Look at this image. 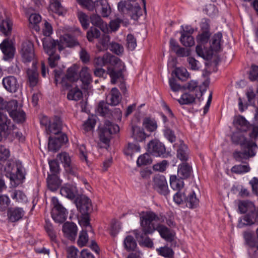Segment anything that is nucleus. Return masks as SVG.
Returning <instances> with one entry per match:
<instances>
[{
  "instance_id": "nucleus-1",
  "label": "nucleus",
  "mask_w": 258,
  "mask_h": 258,
  "mask_svg": "<svg viewBox=\"0 0 258 258\" xmlns=\"http://www.w3.org/2000/svg\"><path fill=\"white\" fill-rule=\"evenodd\" d=\"M140 220L142 231L145 234H152L157 230L166 241L171 242L173 240L174 235L169 229L160 224L164 222L165 218L163 215H157L151 211L142 212L140 214Z\"/></svg>"
},
{
  "instance_id": "nucleus-2",
  "label": "nucleus",
  "mask_w": 258,
  "mask_h": 258,
  "mask_svg": "<svg viewBox=\"0 0 258 258\" xmlns=\"http://www.w3.org/2000/svg\"><path fill=\"white\" fill-rule=\"evenodd\" d=\"M241 147V151L236 150L233 153V157L236 161L243 162L255 155L257 146L254 141L248 140Z\"/></svg>"
},
{
  "instance_id": "nucleus-3",
  "label": "nucleus",
  "mask_w": 258,
  "mask_h": 258,
  "mask_svg": "<svg viewBox=\"0 0 258 258\" xmlns=\"http://www.w3.org/2000/svg\"><path fill=\"white\" fill-rule=\"evenodd\" d=\"M119 131V126L112 123L111 122L106 120L104 126L100 128L99 137L100 141L108 145L111 139V135L118 133Z\"/></svg>"
},
{
  "instance_id": "nucleus-4",
  "label": "nucleus",
  "mask_w": 258,
  "mask_h": 258,
  "mask_svg": "<svg viewBox=\"0 0 258 258\" xmlns=\"http://www.w3.org/2000/svg\"><path fill=\"white\" fill-rule=\"evenodd\" d=\"M21 53L25 63L32 61L33 66H36L37 61L35 57L34 47L32 42L27 41L22 43Z\"/></svg>"
},
{
  "instance_id": "nucleus-5",
  "label": "nucleus",
  "mask_w": 258,
  "mask_h": 258,
  "mask_svg": "<svg viewBox=\"0 0 258 258\" xmlns=\"http://www.w3.org/2000/svg\"><path fill=\"white\" fill-rule=\"evenodd\" d=\"M51 201L53 205L51 212L52 218L56 222L63 223L67 218L66 209L59 203L58 199L55 197H53Z\"/></svg>"
},
{
  "instance_id": "nucleus-6",
  "label": "nucleus",
  "mask_w": 258,
  "mask_h": 258,
  "mask_svg": "<svg viewBox=\"0 0 258 258\" xmlns=\"http://www.w3.org/2000/svg\"><path fill=\"white\" fill-rule=\"evenodd\" d=\"M120 59L109 53L104 54L102 56L94 58L93 63L95 68H102L107 64L114 66L118 63Z\"/></svg>"
},
{
  "instance_id": "nucleus-7",
  "label": "nucleus",
  "mask_w": 258,
  "mask_h": 258,
  "mask_svg": "<svg viewBox=\"0 0 258 258\" xmlns=\"http://www.w3.org/2000/svg\"><path fill=\"white\" fill-rule=\"evenodd\" d=\"M153 188L160 195L167 196L169 193L165 177L163 175H157L153 178Z\"/></svg>"
},
{
  "instance_id": "nucleus-8",
  "label": "nucleus",
  "mask_w": 258,
  "mask_h": 258,
  "mask_svg": "<svg viewBox=\"0 0 258 258\" xmlns=\"http://www.w3.org/2000/svg\"><path fill=\"white\" fill-rule=\"evenodd\" d=\"M48 143V149L49 151L56 152L63 144L68 142V138L66 135L59 136H49Z\"/></svg>"
},
{
  "instance_id": "nucleus-9",
  "label": "nucleus",
  "mask_w": 258,
  "mask_h": 258,
  "mask_svg": "<svg viewBox=\"0 0 258 258\" xmlns=\"http://www.w3.org/2000/svg\"><path fill=\"white\" fill-rule=\"evenodd\" d=\"M107 74L111 78V82L114 84L118 81L120 82V89L123 93L126 91L125 84L123 83V77L121 71H116L114 69L108 67L107 71Z\"/></svg>"
},
{
  "instance_id": "nucleus-10",
  "label": "nucleus",
  "mask_w": 258,
  "mask_h": 258,
  "mask_svg": "<svg viewBox=\"0 0 258 258\" xmlns=\"http://www.w3.org/2000/svg\"><path fill=\"white\" fill-rule=\"evenodd\" d=\"M148 152L153 156H160L165 153V148L159 141L152 140L148 144Z\"/></svg>"
},
{
  "instance_id": "nucleus-11",
  "label": "nucleus",
  "mask_w": 258,
  "mask_h": 258,
  "mask_svg": "<svg viewBox=\"0 0 258 258\" xmlns=\"http://www.w3.org/2000/svg\"><path fill=\"white\" fill-rule=\"evenodd\" d=\"M78 40L70 34H67L60 37L57 46L59 51L62 50L66 47H73L79 45Z\"/></svg>"
},
{
  "instance_id": "nucleus-12",
  "label": "nucleus",
  "mask_w": 258,
  "mask_h": 258,
  "mask_svg": "<svg viewBox=\"0 0 258 258\" xmlns=\"http://www.w3.org/2000/svg\"><path fill=\"white\" fill-rule=\"evenodd\" d=\"M62 121L60 117L56 116L53 118V122L49 124L46 128L47 133L50 136H59L62 135L61 131Z\"/></svg>"
},
{
  "instance_id": "nucleus-13",
  "label": "nucleus",
  "mask_w": 258,
  "mask_h": 258,
  "mask_svg": "<svg viewBox=\"0 0 258 258\" xmlns=\"http://www.w3.org/2000/svg\"><path fill=\"white\" fill-rule=\"evenodd\" d=\"M27 83L31 88L37 86L39 82V74L36 66L32 65V68H28L26 70Z\"/></svg>"
},
{
  "instance_id": "nucleus-14",
  "label": "nucleus",
  "mask_w": 258,
  "mask_h": 258,
  "mask_svg": "<svg viewBox=\"0 0 258 258\" xmlns=\"http://www.w3.org/2000/svg\"><path fill=\"white\" fill-rule=\"evenodd\" d=\"M130 137L136 142H142L145 140L147 135L143 128L136 125H132L131 128Z\"/></svg>"
},
{
  "instance_id": "nucleus-15",
  "label": "nucleus",
  "mask_w": 258,
  "mask_h": 258,
  "mask_svg": "<svg viewBox=\"0 0 258 258\" xmlns=\"http://www.w3.org/2000/svg\"><path fill=\"white\" fill-rule=\"evenodd\" d=\"M258 224V208L256 210L253 212L247 213L240 219L239 225H251L254 224Z\"/></svg>"
},
{
  "instance_id": "nucleus-16",
  "label": "nucleus",
  "mask_w": 258,
  "mask_h": 258,
  "mask_svg": "<svg viewBox=\"0 0 258 258\" xmlns=\"http://www.w3.org/2000/svg\"><path fill=\"white\" fill-rule=\"evenodd\" d=\"M64 235L70 240L74 241L77 234V227L72 222H66L62 226Z\"/></svg>"
},
{
  "instance_id": "nucleus-17",
  "label": "nucleus",
  "mask_w": 258,
  "mask_h": 258,
  "mask_svg": "<svg viewBox=\"0 0 258 258\" xmlns=\"http://www.w3.org/2000/svg\"><path fill=\"white\" fill-rule=\"evenodd\" d=\"M77 207L82 214H89L92 210L91 201L86 196L80 197Z\"/></svg>"
},
{
  "instance_id": "nucleus-18",
  "label": "nucleus",
  "mask_w": 258,
  "mask_h": 258,
  "mask_svg": "<svg viewBox=\"0 0 258 258\" xmlns=\"http://www.w3.org/2000/svg\"><path fill=\"white\" fill-rule=\"evenodd\" d=\"M233 123L236 129L241 132H246L250 127L249 122L241 115L235 117Z\"/></svg>"
},
{
  "instance_id": "nucleus-19",
  "label": "nucleus",
  "mask_w": 258,
  "mask_h": 258,
  "mask_svg": "<svg viewBox=\"0 0 258 258\" xmlns=\"http://www.w3.org/2000/svg\"><path fill=\"white\" fill-rule=\"evenodd\" d=\"M3 84L5 89L10 92H16L19 87L17 79L14 76H8L3 80Z\"/></svg>"
},
{
  "instance_id": "nucleus-20",
  "label": "nucleus",
  "mask_w": 258,
  "mask_h": 258,
  "mask_svg": "<svg viewBox=\"0 0 258 258\" xmlns=\"http://www.w3.org/2000/svg\"><path fill=\"white\" fill-rule=\"evenodd\" d=\"M60 194L70 199L73 200L78 195V191L76 186L67 184L62 187L60 189Z\"/></svg>"
},
{
  "instance_id": "nucleus-21",
  "label": "nucleus",
  "mask_w": 258,
  "mask_h": 258,
  "mask_svg": "<svg viewBox=\"0 0 258 258\" xmlns=\"http://www.w3.org/2000/svg\"><path fill=\"white\" fill-rule=\"evenodd\" d=\"M58 43L59 41H55L50 37L44 38L43 39V46L45 52L47 54L55 53Z\"/></svg>"
},
{
  "instance_id": "nucleus-22",
  "label": "nucleus",
  "mask_w": 258,
  "mask_h": 258,
  "mask_svg": "<svg viewBox=\"0 0 258 258\" xmlns=\"http://www.w3.org/2000/svg\"><path fill=\"white\" fill-rule=\"evenodd\" d=\"M0 48L5 54V59L12 58L14 55L15 49L12 43L8 40H4L0 44Z\"/></svg>"
},
{
  "instance_id": "nucleus-23",
  "label": "nucleus",
  "mask_w": 258,
  "mask_h": 258,
  "mask_svg": "<svg viewBox=\"0 0 258 258\" xmlns=\"http://www.w3.org/2000/svg\"><path fill=\"white\" fill-rule=\"evenodd\" d=\"M96 12L101 11L103 17H108L111 13V9L107 0H99L96 1Z\"/></svg>"
},
{
  "instance_id": "nucleus-24",
  "label": "nucleus",
  "mask_w": 258,
  "mask_h": 258,
  "mask_svg": "<svg viewBox=\"0 0 258 258\" xmlns=\"http://www.w3.org/2000/svg\"><path fill=\"white\" fill-rule=\"evenodd\" d=\"M127 14L132 19L137 20L139 17L142 15L140 6L136 4L134 6L131 4H128L126 7Z\"/></svg>"
},
{
  "instance_id": "nucleus-25",
  "label": "nucleus",
  "mask_w": 258,
  "mask_h": 258,
  "mask_svg": "<svg viewBox=\"0 0 258 258\" xmlns=\"http://www.w3.org/2000/svg\"><path fill=\"white\" fill-rule=\"evenodd\" d=\"M90 22L93 26L97 27L105 32L107 30V25L104 23L100 16L97 14H93L90 16Z\"/></svg>"
},
{
  "instance_id": "nucleus-26",
  "label": "nucleus",
  "mask_w": 258,
  "mask_h": 258,
  "mask_svg": "<svg viewBox=\"0 0 258 258\" xmlns=\"http://www.w3.org/2000/svg\"><path fill=\"white\" fill-rule=\"evenodd\" d=\"M24 215V211L22 209L17 208L10 209L8 211V216L9 220L13 222H16L21 219Z\"/></svg>"
},
{
  "instance_id": "nucleus-27",
  "label": "nucleus",
  "mask_w": 258,
  "mask_h": 258,
  "mask_svg": "<svg viewBox=\"0 0 258 258\" xmlns=\"http://www.w3.org/2000/svg\"><path fill=\"white\" fill-rule=\"evenodd\" d=\"M121 98V95L116 88H112L109 95L107 97V99L110 101V104L112 105L118 104Z\"/></svg>"
},
{
  "instance_id": "nucleus-28",
  "label": "nucleus",
  "mask_w": 258,
  "mask_h": 258,
  "mask_svg": "<svg viewBox=\"0 0 258 258\" xmlns=\"http://www.w3.org/2000/svg\"><path fill=\"white\" fill-rule=\"evenodd\" d=\"M11 119L9 118L7 114L0 111V128L2 131L6 132L8 130H11L14 125H11Z\"/></svg>"
},
{
  "instance_id": "nucleus-29",
  "label": "nucleus",
  "mask_w": 258,
  "mask_h": 258,
  "mask_svg": "<svg viewBox=\"0 0 258 258\" xmlns=\"http://www.w3.org/2000/svg\"><path fill=\"white\" fill-rule=\"evenodd\" d=\"M47 186L52 191L56 190L60 184V180L56 174H49L47 178Z\"/></svg>"
},
{
  "instance_id": "nucleus-30",
  "label": "nucleus",
  "mask_w": 258,
  "mask_h": 258,
  "mask_svg": "<svg viewBox=\"0 0 258 258\" xmlns=\"http://www.w3.org/2000/svg\"><path fill=\"white\" fill-rule=\"evenodd\" d=\"M191 167L186 162L183 163L178 166V175L180 178H188L191 174Z\"/></svg>"
},
{
  "instance_id": "nucleus-31",
  "label": "nucleus",
  "mask_w": 258,
  "mask_h": 258,
  "mask_svg": "<svg viewBox=\"0 0 258 258\" xmlns=\"http://www.w3.org/2000/svg\"><path fill=\"white\" fill-rule=\"evenodd\" d=\"M135 236L140 244H142L146 247L151 248L153 246L152 240L148 236L145 237L147 234H145L143 232L140 234L138 231H135Z\"/></svg>"
},
{
  "instance_id": "nucleus-32",
  "label": "nucleus",
  "mask_w": 258,
  "mask_h": 258,
  "mask_svg": "<svg viewBox=\"0 0 258 258\" xmlns=\"http://www.w3.org/2000/svg\"><path fill=\"white\" fill-rule=\"evenodd\" d=\"M238 209L240 213H249L256 210L253 203L248 201H239L238 203Z\"/></svg>"
},
{
  "instance_id": "nucleus-33",
  "label": "nucleus",
  "mask_w": 258,
  "mask_h": 258,
  "mask_svg": "<svg viewBox=\"0 0 258 258\" xmlns=\"http://www.w3.org/2000/svg\"><path fill=\"white\" fill-rule=\"evenodd\" d=\"M231 139L233 144L239 145L240 146H243L248 141L241 132L239 131L233 133L231 136Z\"/></svg>"
},
{
  "instance_id": "nucleus-34",
  "label": "nucleus",
  "mask_w": 258,
  "mask_h": 258,
  "mask_svg": "<svg viewBox=\"0 0 258 258\" xmlns=\"http://www.w3.org/2000/svg\"><path fill=\"white\" fill-rule=\"evenodd\" d=\"M204 27H202L203 32L198 35L197 39L198 42L201 44H205L208 42L211 34L209 31V26L207 24H204Z\"/></svg>"
},
{
  "instance_id": "nucleus-35",
  "label": "nucleus",
  "mask_w": 258,
  "mask_h": 258,
  "mask_svg": "<svg viewBox=\"0 0 258 258\" xmlns=\"http://www.w3.org/2000/svg\"><path fill=\"white\" fill-rule=\"evenodd\" d=\"M80 77L82 83L89 85L92 82V77L89 69L87 67H83L80 72Z\"/></svg>"
},
{
  "instance_id": "nucleus-36",
  "label": "nucleus",
  "mask_w": 258,
  "mask_h": 258,
  "mask_svg": "<svg viewBox=\"0 0 258 258\" xmlns=\"http://www.w3.org/2000/svg\"><path fill=\"white\" fill-rule=\"evenodd\" d=\"M170 183L173 190L181 191L184 186L182 179L177 178L176 175H171L170 178Z\"/></svg>"
},
{
  "instance_id": "nucleus-37",
  "label": "nucleus",
  "mask_w": 258,
  "mask_h": 258,
  "mask_svg": "<svg viewBox=\"0 0 258 258\" xmlns=\"http://www.w3.org/2000/svg\"><path fill=\"white\" fill-rule=\"evenodd\" d=\"M12 29V23L9 19L2 21L0 24L1 31L6 36L9 35Z\"/></svg>"
},
{
  "instance_id": "nucleus-38",
  "label": "nucleus",
  "mask_w": 258,
  "mask_h": 258,
  "mask_svg": "<svg viewBox=\"0 0 258 258\" xmlns=\"http://www.w3.org/2000/svg\"><path fill=\"white\" fill-rule=\"evenodd\" d=\"M82 91L77 87H75L69 90L67 95V98L70 100L77 101L82 98Z\"/></svg>"
},
{
  "instance_id": "nucleus-39",
  "label": "nucleus",
  "mask_w": 258,
  "mask_h": 258,
  "mask_svg": "<svg viewBox=\"0 0 258 258\" xmlns=\"http://www.w3.org/2000/svg\"><path fill=\"white\" fill-rule=\"evenodd\" d=\"M185 203L186 206L189 208H195L198 206L199 200L197 198L194 191H192L186 198Z\"/></svg>"
},
{
  "instance_id": "nucleus-40",
  "label": "nucleus",
  "mask_w": 258,
  "mask_h": 258,
  "mask_svg": "<svg viewBox=\"0 0 258 258\" xmlns=\"http://www.w3.org/2000/svg\"><path fill=\"white\" fill-rule=\"evenodd\" d=\"M181 43L186 47H191L195 44L194 39L190 34L183 31L180 39Z\"/></svg>"
},
{
  "instance_id": "nucleus-41",
  "label": "nucleus",
  "mask_w": 258,
  "mask_h": 258,
  "mask_svg": "<svg viewBox=\"0 0 258 258\" xmlns=\"http://www.w3.org/2000/svg\"><path fill=\"white\" fill-rule=\"evenodd\" d=\"M6 107L4 109H6L9 112L10 116L13 115L15 117V112L17 111L20 108H18V102L16 100H11L7 102L6 104Z\"/></svg>"
},
{
  "instance_id": "nucleus-42",
  "label": "nucleus",
  "mask_w": 258,
  "mask_h": 258,
  "mask_svg": "<svg viewBox=\"0 0 258 258\" xmlns=\"http://www.w3.org/2000/svg\"><path fill=\"white\" fill-rule=\"evenodd\" d=\"M250 167L248 164L246 163L244 165L238 164L233 166L231 169L232 173L235 174H242L248 172L250 171Z\"/></svg>"
},
{
  "instance_id": "nucleus-43",
  "label": "nucleus",
  "mask_w": 258,
  "mask_h": 258,
  "mask_svg": "<svg viewBox=\"0 0 258 258\" xmlns=\"http://www.w3.org/2000/svg\"><path fill=\"white\" fill-rule=\"evenodd\" d=\"M109 104L104 101L99 102L97 110L102 116H109L111 114V110L109 108Z\"/></svg>"
},
{
  "instance_id": "nucleus-44",
  "label": "nucleus",
  "mask_w": 258,
  "mask_h": 258,
  "mask_svg": "<svg viewBox=\"0 0 258 258\" xmlns=\"http://www.w3.org/2000/svg\"><path fill=\"white\" fill-rule=\"evenodd\" d=\"M41 20V17L40 15L36 13L32 14L29 18L30 24L36 31L40 30V28L37 26V24L40 22Z\"/></svg>"
},
{
  "instance_id": "nucleus-45",
  "label": "nucleus",
  "mask_w": 258,
  "mask_h": 258,
  "mask_svg": "<svg viewBox=\"0 0 258 258\" xmlns=\"http://www.w3.org/2000/svg\"><path fill=\"white\" fill-rule=\"evenodd\" d=\"M124 245L125 249L130 251H133L137 247V243L134 237L132 236H127L124 240Z\"/></svg>"
},
{
  "instance_id": "nucleus-46",
  "label": "nucleus",
  "mask_w": 258,
  "mask_h": 258,
  "mask_svg": "<svg viewBox=\"0 0 258 258\" xmlns=\"http://www.w3.org/2000/svg\"><path fill=\"white\" fill-rule=\"evenodd\" d=\"M45 228L50 240L53 242L57 243L56 233L53 229L52 224L46 221Z\"/></svg>"
},
{
  "instance_id": "nucleus-47",
  "label": "nucleus",
  "mask_w": 258,
  "mask_h": 258,
  "mask_svg": "<svg viewBox=\"0 0 258 258\" xmlns=\"http://www.w3.org/2000/svg\"><path fill=\"white\" fill-rule=\"evenodd\" d=\"M70 81L76 82L78 80L77 69L76 67H72L68 69L67 74L64 77Z\"/></svg>"
},
{
  "instance_id": "nucleus-48",
  "label": "nucleus",
  "mask_w": 258,
  "mask_h": 258,
  "mask_svg": "<svg viewBox=\"0 0 258 258\" xmlns=\"http://www.w3.org/2000/svg\"><path fill=\"white\" fill-rule=\"evenodd\" d=\"M100 32L96 28L91 27L87 33V38L89 41L92 42L94 38H98L100 36Z\"/></svg>"
},
{
  "instance_id": "nucleus-49",
  "label": "nucleus",
  "mask_w": 258,
  "mask_h": 258,
  "mask_svg": "<svg viewBox=\"0 0 258 258\" xmlns=\"http://www.w3.org/2000/svg\"><path fill=\"white\" fill-rule=\"evenodd\" d=\"M77 1L88 10L93 11L95 10L96 12V2H93L92 0H77Z\"/></svg>"
},
{
  "instance_id": "nucleus-50",
  "label": "nucleus",
  "mask_w": 258,
  "mask_h": 258,
  "mask_svg": "<svg viewBox=\"0 0 258 258\" xmlns=\"http://www.w3.org/2000/svg\"><path fill=\"white\" fill-rule=\"evenodd\" d=\"M195 100L194 95L187 93H184L178 100L180 104H188L192 103Z\"/></svg>"
},
{
  "instance_id": "nucleus-51",
  "label": "nucleus",
  "mask_w": 258,
  "mask_h": 258,
  "mask_svg": "<svg viewBox=\"0 0 258 258\" xmlns=\"http://www.w3.org/2000/svg\"><path fill=\"white\" fill-rule=\"evenodd\" d=\"M174 73L178 79L182 81H185L189 76V73L184 68H176Z\"/></svg>"
},
{
  "instance_id": "nucleus-52",
  "label": "nucleus",
  "mask_w": 258,
  "mask_h": 258,
  "mask_svg": "<svg viewBox=\"0 0 258 258\" xmlns=\"http://www.w3.org/2000/svg\"><path fill=\"white\" fill-rule=\"evenodd\" d=\"M222 35L221 33H218L214 36L212 39V45L211 46L213 50L217 51L220 49V42L222 38Z\"/></svg>"
},
{
  "instance_id": "nucleus-53",
  "label": "nucleus",
  "mask_w": 258,
  "mask_h": 258,
  "mask_svg": "<svg viewBox=\"0 0 258 258\" xmlns=\"http://www.w3.org/2000/svg\"><path fill=\"white\" fill-rule=\"evenodd\" d=\"M157 251L161 255L168 258H172L174 254L172 249L167 246L161 247Z\"/></svg>"
},
{
  "instance_id": "nucleus-54",
  "label": "nucleus",
  "mask_w": 258,
  "mask_h": 258,
  "mask_svg": "<svg viewBox=\"0 0 258 258\" xmlns=\"http://www.w3.org/2000/svg\"><path fill=\"white\" fill-rule=\"evenodd\" d=\"M187 146L184 144H180L177 150V157L181 160H186L187 159Z\"/></svg>"
},
{
  "instance_id": "nucleus-55",
  "label": "nucleus",
  "mask_w": 258,
  "mask_h": 258,
  "mask_svg": "<svg viewBox=\"0 0 258 258\" xmlns=\"http://www.w3.org/2000/svg\"><path fill=\"white\" fill-rule=\"evenodd\" d=\"M143 125L149 131L153 132L157 127L156 122L149 118H146L143 121Z\"/></svg>"
},
{
  "instance_id": "nucleus-56",
  "label": "nucleus",
  "mask_w": 258,
  "mask_h": 258,
  "mask_svg": "<svg viewBox=\"0 0 258 258\" xmlns=\"http://www.w3.org/2000/svg\"><path fill=\"white\" fill-rule=\"evenodd\" d=\"M108 49L117 55L122 54L124 50L123 47L121 44L115 42H112L110 43Z\"/></svg>"
},
{
  "instance_id": "nucleus-57",
  "label": "nucleus",
  "mask_w": 258,
  "mask_h": 258,
  "mask_svg": "<svg viewBox=\"0 0 258 258\" xmlns=\"http://www.w3.org/2000/svg\"><path fill=\"white\" fill-rule=\"evenodd\" d=\"M10 116L17 123H23L26 119L25 113L20 108L15 112L16 117H14L13 115H10Z\"/></svg>"
},
{
  "instance_id": "nucleus-58",
  "label": "nucleus",
  "mask_w": 258,
  "mask_h": 258,
  "mask_svg": "<svg viewBox=\"0 0 258 258\" xmlns=\"http://www.w3.org/2000/svg\"><path fill=\"white\" fill-rule=\"evenodd\" d=\"M78 18L84 29H87L89 26L88 16L83 12H80L78 14Z\"/></svg>"
},
{
  "instance_id": "nucleus-59",
  "label": "nucleus",
  "mask_w": 258,
  "mask_h": 258,
  "mask_svg": "<svg viewBox=\"0 0 258 258\" xmlns=\"http://www.w3.org/2000/svg\"><path fill=\"white\" fill-rule=\"evenodd\" d=\"M189 68L194 71H198L201 67V63L194 57L189 56L187 58Z\"/></svg>"
},
{
  "instance_id": "nucleus-60",
  "label": "nucleus",
  "mask_w": 258,
  "mask_h": 258,
  "mask_svg": "<svg viewBox=\"0 0 258 258\" xmlns=\"http://www.w3.org/2000/svg\"><path fill=\"white\" fill-rule=\"evenodd\" d=\"M48 54L49 55L48 58L49 66L52 68L55 67L60 59L59 55L55 53Z\"/></svg>"
},
{
  "instance_id": "nucleus-61",
  "label": "nucleus",
  "mask_w": 258,
  "mask_h": 258,
  "mask_svg": "<svg viewBox=\"0 0 258 258\" xmlns=\"http://www.w3.org/2000/svg\"><path fill=\"white\" fill-rule=\"evenodd\" d=\"M110 36L107 34H104L99 40V43L102 46V49L106 50L108 49L110 47Z\"/></svg>"
},
{
  "instance_id": "nucleus-62",
  "label": "nucleus",
  "mask_w": 258,
  "mask_h": 258,
  "mask_svg": "<svg viewBox=\"0 0 258 258\" xmlns=\"http://www.w3.org/2000/svg\"><path fill=\"white\" fill-rule=\"evenodd\" d=\"M49 8L53 12L56 13L59 15L62 14L63 8L59 2L55 1L53 3H52L50 5Z\"/></svg>"
},
{
  "instance_id": "nucleus-63",
  "label": "nucleus",
  "mask_w": 258,
  "mask_h": 258,
  "mask_svg": "<svg viewBox=\"0 0 258 258\" xmlns=\"http://www.w3.org/2000/svg\"><path fill=\"white\" fill-rule=\"evenodd\" d=\"M137 46L136 38L132 34H128L126 37V47L128 49L133 50Z\"/></svg>"
},
{
  "instance_id": "nucleus-64",
  "label": "nucleus",
  "mask_w": 258,
  "mask_h": 258,
  "mask_svg": "<svg viewBox=\"0 0 258 258\" xmlns=\"http://www.w3.org/2000/svg\"><path fill=\"white\" fill-rule=\"evenodd\" d=\"M88 241V236L86 230H83L80 233L79 239L78 240V244L83 247L86 245Z\"/></svg>"
}]
</instances>
